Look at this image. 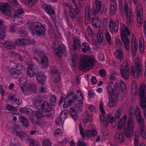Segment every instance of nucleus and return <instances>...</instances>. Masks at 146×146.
<instances>
[{"instance_id":"obj_32","label":"nucleus","mask_w":146,"mask_h":146,"mask_svg":"<svg viewBox=\"0 0 146 146\" xmlns=\"http://www.w3.org/2000/svg\"><path fill=\"white\" fill-rule=\"evenodd\" d=\"M36 78L38 82L41 83H44L46 80V77L43 75L42 73L41 72L38 73Z\"/></svg>"},{"instance_id":"obj_10","label":"nucleus","mask_w":146,"mask_h":146,"mask_svg":"<svg viewBox=\"0 0 146 146\" xmlns=\"http://www.w3.org/2000/svg\"><path fill=\"white\" fill-rule=\"evenodd\" d=\"M134 120L130 116L128 118L127 123V127H125L124 130V134L126 136L131 137L133 135L134 131Z\"/></svg>"},{"instance_id":"obj_45","label":"nucleus","mask_w":146,"mask_h":146,"mask_svg":"<svg viewBox=\"0 0 146 146\" xmlns=\"http://www.w3.org/2000/svg\"><path fill=\"white\" fill-rule=\"evenodd\" d=\"M122 109L121 108L118 109L115 113V117L116 118H119L122 113Z\"/></svg>"},{"instance_id":"obj_46","label":"nucleus","mask_w":146,"mask_h":146,"mask_svg":"<svg viewBox=\"0 0 146 146\" xmlns=\"http://www.w3.org/2000/svg\"><path fill=\"white\" fill-rule=\"evenodd\" d=\"M42 146H51V142L48 139H44L42 141Z\"/></svg>"},{"instance_id":"obj_14","label":"nucleus","mask_w":146,"mask_h":146,"mask_svg":"<svg viewBox=\"0 0 146 146\" xmlns=\"http://www.w3.org/2000/svg\"><path fill=\"white\" fill-rule=\"evenodd\" d=\"M35 25L36 27L33 32H35L38 36L44 35L45 33V29L44 27L40 22L35 23Z\"/></svg>"},{"instance_id":"obj_20","label":"nucleus","mask_w":146,"mask_h":146,"mask_svg":"<svg viewBox=\"0 0 146 146\" xmlns=\"http://www.w3.org/2000/svg\"><path fill=\"white\" fill-rule=\"evenodd\" d=\"M131 44L132 53L133 56H135L137 50L138 43L137 39L134 36L132 38Z\"/></svg>"},{"instance_id":"obj_27","label":"nucleus","mask_w":146,"mask_h":146,"mask_svg":"<svg viewBox=\"0 0 146 146\" xmlns=\"http://www.w3.org/2000/svg\"><path fill=\"white\" fill-rule=\"evenodd\" d=\"M17 96L15 94L9 97V98L12 101V104L15 107H18L20 104L19 101L17 100Z\"/></svg>"},{"instance_id":"obj_47","label":"nucleus","mask_w":146,"mask_h":146,"mask_svg":"<svg viewBox=\"0 0 146 146\" xmlns=\"http://www.w3.org/2000/svg\"><path fill=\"white\" fill-rule=\"evenodd\" d=\"M29 144V146H40L38 142L32 139L30 140Z\"/></svg>"},{"instance_id":"obj_19","label":"nucleus","mask_w":146,"mask_h":146,"mask_svg":"<svg viewBox=\"0 0 146 146\" xmlns=\"http://www.w3.org/2000/svg\"><path fill=\"white\" fill-rule=\"evenodd\" d=\"M37 71L36 66L34 64L30 65L27 70V76L28 77H32L34 76Z\"/></svg>"},{"instance_id":"obj_3","label":"nucleus","mask_w":146,"mask_h":146,"mask_svg":"<svg viewBox=\"0 0 146 146\" xmlns=\"http://www.w3.org/2000/svg\"><path fill=\"white\" fill-rule=\"evenodd\" d=\"M101 113L100 117L101 119V123L104 125V126H106L109 123H112L113 127L116 126L117 125V121L115 119H114L113 116H111L110 114H108L104 119V116L105 115L103 105L102 103H100L99 105Z\"/></svg>"},{"instance_id":"obj_44","label":"nucleus","mask_w":146,"mask_h":146,"mask_svg":"<svg viewBox=\"0 0 146 146\" xmlns=\"http://www.w3.org/2000/svg\"><path fill=\"white\" fill-rule=\"evenodd\" d=\"M68 115V111L66 110L62 111L61 113L60 116L61 118L64 121Z\"/></svg>"},{"instance_id":"obj_56","label":"nucleus","mask_w":146,"mask_h":146,"mask_svg":"<svg viewBox=\"0 0 146 146\" xmlns=\"http://www.w3.org/2000/svg\"><path fill=\"white\" fill-rule=\"evenodd\" d=\"M23 13V11L22 9H17L15 13V16H17L20 15Z\"/></svg>"},{"instance_id":"obj_42","label":"nucleus","mask_w":146,"mask_h":146,"mask_svg":"<svg viewBox=\"0 0 146 146\" xmlns=\"http://www.w3.org/2000/svg\"><path fill=\"white\" fill-rule=\"evenodd\" d=\"M19 119L25 127L28 126L29 123L27 121L26 117L23 116H21L19 117Z\"/></svg>"},{"instance_id":"obj_50","label":"nucleus","mask_w":146,"mask_h":146,"mask_svg":"<svg viewBox=\"0 0 146 146\" xmlns=\"http://www.w3.org/2000/svg\"><path fill=\"white\" fill-rule=\"evenodd\" d=\"M6 32V29L5 27H3L2 28H1L0 29V38L2 39L3 38L1 37V35H2V36L3 37L4 36V34Z\"/></svg>"},{"instance_id":"obj_1","label":"nucleus","mask_w":146,"mask_h":146,"mask_svg":"<svg viewBox=\"0 0 146 146\" xmlns=\"http://www.w3.org/2000/svg\"><path fill=\"white\" fill-rule=\"evenodd\" d=\"M120 86L118 87L117 83H115L114 84L111 83L109 84L107 86V90L109 96V102L108 106L110 108H113L117 104V96L120 89L124 93L126 92V85L123 81L119 82Z\"/></svg>"},{"instance_id":"obj_51","label":"nucleus","mask_w":146,"mask_h":146,"mask_svg":"<svg viewBox=\"0 0 146 146\" xmlns=\"http://www.w3.org/2000/svg\"><path fill=\"white\" fill-rule=\"evenodd\" d=\"M62 134L61 130L60 128L57 129L54 132L55 135L57 136L61 135Z\"/></svg>"},{"instance_id":"obj_54","label":"nucleus","mask_w":146,"mask_h":146,"mask_svg":"<svg viewBox=\"0 0 146 146\" xmlns=\"http://www.w3.org/2000/svg\"><path fill=\"white\" fill-rule=\"evenodd\" d=\"M135 135L134 138L135 146H138L139 136L136 135V133H135Z\"/></svg>"},{"instance_id":"obj_24","label":"nucleus","mask_w":146,"mask_h":146,"mask_svg":"<svg viewBox=\"0 0 146 146\" xmlns=\"http://www.w3.org/2000/svg\"><path fill=\"white\" fill-rule=\"evenodd\" d=\"M111 7L110 9V13L111 15H114L116 11V3L115 0H111Z\"/></svg>"},{"instance_id":"obj_23","label":"nucleus","mask_w":146,"mask_h":146,"mask_svg":"<svg viewBox=\"0 0 146 146\" xmlns=\"http://www.w3.org/2000/svg\"><path fill=\"white\" fill-rule=\"evenodd\" d=\"M127 117L126 115H124L120 119L117 126V128L119 130L121 129L124 126L126 123V120Z\"/></svg>"},{"instance_id":"obj_52","label":"nucleus","mask_w":146,"mask_h":146,"mask_svg":"<svg viewBox=\"0 0 146 146\" xmlns=\"http://www.w3.org/2000/svg\"><path fill=\"white\" fill-rule=\"evenodd\" d=\"M20 111L22 112H28L29 113H31L32 112V110L30 108L26 109L25 108H22L20 110Z\"/></svg>"},{"instance_id":"obj_29","label":"nucleus","mask_w":146,"mask_h":146,"mask_svg":"<svg viewBox=\"0 0 146 146\" xmlns=\"http://www.w3.org/2000/svg\"><path fill=\"white\" fill-rule=\"evenodd\" d=\"M101 21L98 18H93L92 21V25L95 28H98L100 25Z\"/></svg>"},{"instance_id":"obj_40","label":"nucleus","mask_w":146,"mask_h":146,"mask_svg":"<svg viewBox=\"0 0 146 146\" xmlns=\"http://www.w3.org/2000/svg\"><path fill=\"white\" fill-rule=\"evenodd\" d=\"M90 116L88 112H85L82 117V120L85 123H88L89 120Z\"/></svg>"},{"instance_id":"obj_57","label":"nucleus","mask_w":146,"mask_h":146,"mask_svg":"<svg viewBox=\"0 0 146 146\" xmlns=\"http://www.w3.org/2000/svg\"><path fill=\"white\" fill-rule=\"evenodd\" d=\"M79 126L80 134L82 137H83L85 136V132L84 129L80 125H79Z\"/></svg>"},{"instance_id":"obj_7","label":"nucleus","mask_w":146,"mask_h":146,"mask_svg":"<svg viewBox=\"0 0 146 146\" xmlns=\"http://www.w3.org/2000/svg\"><path fill=\"white\" fill-rule=\"evenodd\" d=\"M145 85L143 83L141 84L139 90V95L140 99V106L144 110L145 117L146 118V100L145 97Z\"/></svg>"},{"instance_id":"obj_59","label":"nucleus","mask_w":146,"mask_h":146,"mask_svg":"<svg viewBox=\"0 0 146 146\" xmlns=\"http://www.w3.org/2000/svg\"><path fill=\"white\" fill-rule=\"evenodd\" d=\"M99 72L100 75L103 77L105 76L106 75V73L105 70L103 69L100 70Z\"/></svg>"},{"instance_id":"obj_62","label":"nucleus","mask_w":146,"mask_h":146,"mask_svg":"<svg viewBox=\"0 0 146 146\" xmlns=\"http://www.w3.org/2000/svg\"><path fill=\"white\" fill-rule=\"evenodd\" d=\"M10 2L13 5H17L18 4L17 0H10Z\"/></svg>"},{"instance_id":"obj_8","label":"nucleus","mask_w":146,"mask_h":146,"mask_svg":"<svg viewBox=\"0 0 146 146\" xmlns=\"http://www.w3.org/2000/svg\"><path fill=\"white\" fill-rule=\"evenodd\" d=\"M135 113L137 117V122L141 126L140 127L141 134L143 137L144 139H145L146 138V129L145 128V125H143L144 120L141 117V112L138 107L136 108Z\"/></svg>"},{"instance_id":"obj_61","label":"nucleus","mask_w":146,"mask_h":146,"mask_svg":"<svg viewBox=\"0 0 146 146\" xmlns=\"http://www.w3.org/2000/svg\"><path fill=\"white\" fill-rule=\"evenodd\" d=\"M104 56L102 54H100L98 56V59L101 61H103L104 60Z\"/></svg>"},{"instance_id":"obj_39","label":"nucleus","mask_w":146,"mask_h":146,"mask_svg":"<svg viewBox=\"0 0 146 146\" xmlns=\"http://www.w3.org/2000/svg\"><path fill=\"white\" fill-rule=\"evenodd\" d=\"M103 35L102 33V31L101 29H99L97 34V39L99 42H101L103 39Z\"/></svg>"},{"instance_id":"obj_4","label":"nucleus","mask_w":146,"mask_h":146,"mask_svg":"<svg viewBox=\"0 0 146 146\" xmlns=\"http://www.w3.org/2000/svg\"><path fill=\"white\" fill-rule=\"evenodd\" d=\"M119 9L121 15L125 16L128 23H129L132 20L133 17L131 9H128V6L127 3H125L124 6H123L122 0L119 1Z\"/></svg>"},{"instance_id":"obj_36","label":"nucleus","mask_w":146,"mask_h":146,"mask_svg":"<svg viewBox=\"0 0 146 146\" xmlns=\"http://www.w3.org/2000/svg\"><path fill=\"white\" fill-rule=\"evenodd\" d=\"M139 49L141 53H143L144 50V43L143 38L141 37L139 39Z\"/></svg>"},{"instance_id":"obj_60","label":"nucleus","mask_w":146,"mask_h":146,"mask_svg":"<svg viewBox=\"0 0 146 146\" xmlns=\"http://www.w3.org/2000/svg\"><path fill=\"white\" fill-rule=\"evenodd\" d=\"M5 93V91L3 88L2 85H0V94L2 96H4Z\"/></svg>"},{"instance_id":"obj_5","label":"nucleus","mask_w":146,"mask_h":146,"mask_svg":"<svg viewBox=\"0 0 146 146\" xmlns=\"http://www.w3.org/2000/svg\"><path fill=\"white\" fill-rule=\"evenodd\" d=\"M95 61L94 58H90L87 56L81 57L79 65V68L82 70H88L91 68Z\"/></svg>"},{"instance_id":"obj_30","label":"nucleus","mask_w":146,"mask_h":146,"mask_svg":"<svg viewBox=\"0 0 146 146\" xmlns=\"http://www.w3.org/2000/svg\"><path fill=\"white\" fill-rule=\"evenodd\" d=\"M115 140L117 142H123L124 140L123 135L122 133L118 132L116 133L115 137Z\"/></svg>"},{"instance_id":"obj_22","label":"nucleus","mask_w":146,"mask_h":146,"mask_svg":"<svg viewBox=\"0 0 146 146\" xmlns=\"http://www.w3.org/2000/svg\"><path fill=\"white\" fill-rule=\"evenodd\" d=\"M101 11V2L99 1H96L93 7V12L94 14H96Z\"/></svg>"},{"instance_id":"obj_12","label":"nucleus","mask_w":146,"mask_h":146,"mask_svg":"<svg viewBox=\"0 0 146 146\" xmlns=\"http://www.w3.org/2000/svg\"><path fill=\"white\" fill-rule=\"evenodd\" d=\"M135 66L131 73L132 76H134L135 78L138 77L141 74V64L140 60L138 58H136L135 61Z\"/></svg>"},{"instance_id":"obj_38","label":"nucleus","mask_w":146,"mask_h":146,"mask_svg":"<svg viewBox=\"0 0 146 146\" xmlns=\"http://www.w3.org/2000/svg\"><path fill=\"white\" fill-rule=\"evenodd\" d=\"M73 47L75 49H78L80 48L79 42V38L77 37H75L74 38Z\"/></svg>"},{"instance_id":"obj_2","label":"nucleus","mask_w":146,"mask_h":146,"mask_svg":"<svg viewBox=\"0 0 146 146\" xmlns=\"http://www.w3.org/2000/svg\"><path fill=\"white\" fill-rule=\"evenodd\" d=\"M78 96L77 98L74 94L72 92H70L66 96L63 101V98H60L59 104H62V106L64 108L68 107L69 106L76 104L78 107H81L83 103V97L82 93L79 91L77 95Z\"/></svg>"},{"instance_id":"obj_18","label":"nucleus","mask_w":146,"mask_h":146,"mask_svg":"<svg viewBox=\"0 0 146 146\" xmlns=\"http://www.w3.org/2000/svg\"><path fill=\"white\" fill-rule=\"evenodd\" d=\"M118 21H113L110 20L109 24V29L110 32L113 33L117 32L118 29Z\"/></svg>"},{"instance_id":"obj_15","label":"nucleus","mask_w":146,"mask_h":146,"mask_svg":"<svg viewBox=\"0 0 146 146\" xmlns=\"http://www.w3.org/2000/svg\"><path fill=\"white\" fill-rule=\"evenodd\" d=\"M120 72L124 78L127 79L128 78L129 69L127 62H125L122 64L120 69Z\"/></svg>"},{"instance_id":"obj_43","label":"nucleus","mask_w":146,"mask_h":146,"mask_svg":"<svg viewBox=\"0 0 146 146\" xmlns=\"http://www.w3.org/2000/svg\"><path fill=\"white\" fill-rule=\"evenodd\" d=\"M83 48L82 49V51L84 53L86 52L87 51H89V47L88 44L86 42H85L82 44Z\"/></svg>"},{"instance_id":"obj_41","label":"nucleus","mask_w":146,"mask_h":146,"mask_svg":"<svg viewBox=\"0 0 146 146\" xmlns=\"http://www.w3.org/2000/svg\"><path fill=\"white\" fill-rule=\"evenodd\" d=\"M55 46V47H54L53 45H52V48L54 49V53H55L57 56L61 57L60 55L59 54H61L62 53V51L61 50L60 48V47H59L58 48V49H57V48H56V47L58 46V45H56Z\"/></svg>"},{"instance_id":"obj_63","label":"nucleus","mask_w":146,"mask_h":146,"mask_svg":"<svg viewBox=\"0 0 146 146\" xmlns=\"http://www.w3.org/2000/svg\"><path fill=\"white\" fill-rule=\"evenodd\" d=\"M88 109L91 111L93 112L95 111V107L93 106H90L88 107Z\"/></svg>"},{"instance_id":"obj_13","label":"nucleus","mask_w":146,"mask_h":146,"mask_svg":"<svg viewBox=\"0 0 146 146\" xmlns=\"http://www.w3.org/2000/svg\"><path fill=\"white\" fill-rule=\"evenodd\" d=\"M136 13L137 15V20L138 26H139L141 24L142 20L143 18V9L141 4H138L136 8Z\"/></svg>"},{"instance_id":"obj_28","label":"nucleus","mask_w":146,"mask_h":146,"mask_svg":"<svg viewBox=\"0 0 146 146\" xmlns=\"http://www.w3.org/2000/svg\"><path fill=\"white\" fill-rule=\"evenodd\" d=\"M15 43L17 45H21L31 44L32 42L29 40L27 39H20L16 40Z\"/></svg>"},{"instance_id":"obj_53","label":"nucleus","mask_w":146,"mask_h":146,"mask_svg":"<svg viewBox=\"0 0 146 146\" xmlns=\"http://www.w3.org/2000/svg\"><path fill=\"white\" fill-rule=\"evenodd\" d=\"M56 123L57 125L61 124L62 125L64 121L61 118V117H57L56 119Z\"/></svg>"},{"instance_id":"obj_34","label":"nucleus","mask_w":146,"mask_h":146,"mask_svg":"<svg viewBox=\"0 0 146 146\" xmlns=\"http://www.w3.org/2000/svg\"><path fill=\"white\" fill-rule=\"evenodd\" d=\"M97 132L96 130L92 129L90 130H87L86 131V135L88 137H94L97 134Z\"/></svg>"},{"instance_id":"obj_35","label":"nucleus","mask_w":146,"mask_h":146,"mask_svg":"<svg viewBox=\"0 0 146 146\" xmlns=\"http://www.w3.org/2000/svg\"><path fill=\"white\" fill-rule=\"evenodd\" d=\"M21 66L20 64H17V65L16 68H11L10 70V72L11 74H19L20 73V69L21 68Z\"/></svg>"},{"instance_id":"obj_25","label":"nucleus","mask_w":146,"mask_h":146,"mask_svg":"<svg viewBox=\"0 0 146 146\" xmlns=\"http://www.w3.org/2000/svg\"><path fill=\"white\" fill-rule=\"evenodd\" d=\"M66 4L67 5L69 9V13L70 16L72 18H75L76 15L79 13V11L76 8L75 9H74L71 6L68 5L67 3H66Z\"/></svg>"},{"instance_id":"obj_58","label":"nucleus","mask_w":146,"mask_h":146,"mask_svg":"<svg viewBox=\"0 0 146 146\" xmlns=\"http://www.w3.org/2000/svg\"><path fill=\"white\" fill-rule=\"evenodd\" d=\"M95 93L92 90H90L88 92V95L91 98H94L95 96Z\"/></svg>"},{"instance_id":"obj_16","label":"nucleus","mask_w":146,"mask_h":146,"mask_svg":"<svg viewBox=\"0 0 146 146\" xmlns=\"http://www.w3.org/2000/svg\"><path fill=\"white\" fill-rule=\"evenodd\" d=\"M19 127L17 126H13L11 128V131L15 133L17 135L22 139H25L27 137V134L26 133L23 131L19 132Z\"/></svg>"},{"instance_id":"obj_6","label":"nucleus","mask_w":146,"mask_h":146,"mask_svg":"<svg viewBox=\"0 0 146 146\" xmlns=\"http://www.w3.org/2000/svg\"><path fill=\"white\" fill-rule=\"evenodd\" d=\"M130 35V33L127 27L124 25H123L120 29V35L125 47L127 51L130 50V42L127 36Z\"/></svg>"},{"instance_id":"obj_48","label":"nucleus","mask_w":146,"mask_h":146,"mask_svg":"<svg viewBox=\"0 0 146 146\" xmlns=\"http://www.w3.org/2000/svg\"><path fill=\"white\" fill-rule=\"evenodd\" d=\"M3 46L5 47H8L9 48H13V44L10 42H7L3 44Z\"/></svg>"},{"instance_id":"obj_11","label":"nucleus","mask_w":146,"mask_h":146,"mask_svg":"<svg viewBox=\"0 0 146 146\" xmlns=\"http://www.w3.org/2000/svg\"><path fill=\"white\" fill-rule=\"evenodd\" d=\"M19 82L21 90L23 92L24 91L25 88H28L30 90H33L35 88L34 84H33V83H27L26 80L24 78H20Z\"/></svg>"},{"instance_id":"obj_55","label":"nucleus","mask_w":146,"mask_h":146,"mask_svg":"<svg viewBox=\"0 0 146 146\" xmlns=\"http://www.w3.org/2000/svg\"><path fill=\"white\" fill-rule=\"evenodd\" d=\"M105 36L109 44L110 43V35L108 31H106V32Z\"/></svg>"},{"instance_id":"obj_21","label":"nucleus","mask_w":146,"mask_h":146,"mask_svg":"<svg viewBox=\"0 0 146 146\" xmlns=\"http://www.w3.org/2000/svg\"><path fill=\"white\" fill-rule=\"evenodd\" d=\"M51 7L50 5L46 4H44L42 6L43 9L45 10L46 13L49 15L51 17H52L55 16L54 12L53 9H51Z\"/></svg>"},{"instance_id":"obj_31","label":"nucleus","mask_w":146,"mask_h":146,"mask_svg":"<svg viewBox=\"0 0 146 146\" xmlns=\"http://www.w3.org/2000/svg\"><path fill=\"white\" fill-rule=\"evenodd\" d=\"M69 113L72 117L74 120L78 119V115L76 110L74 108H71L69 110Z\"/></svg>"},{"instance_id":"obj_64","label":"nucleus","mask_w":146,"mask_h":146,"mask_svg":"<svg viewBox=\"0 0 146 146\" xmlns=\"http://www.w3.org/2000/svg\"><path fill=\"white\" fill-rule=\"evenodd\" d=\"M91 81L92 83L93 84H96L97 82L96 77L94 76L92 77Z\"/></svg>"},{"instance_id":"obj_9","label":"nucleus","mask_w":146,"mask_h":146,"mask_svg":"<svg viewBox=\"0 0 146 146\" xmlns=\"http://www.w3.org/2000/svg\"><path fill=\"white\" fill-rule=\"evenodd\" d=\"M41 105L37 106V110L35 111V115L38 118L44 116V115L41 111H50L52 110V109L47 102L45 101L40 102Z\"/></svg>"},{"instance_id":"obj_33","label":"nucleus","mask_w":146,"mask_h":146,"mask_svg":"<svg viewBox=\"0 0 146 146\" xmlns=\"http://www.w3.org/2000/svg\"><path fill=\"white\" fill-rule=\"evenodd\" d=\"M41 63L42 66L43 68H47L48 64V62L46 56L45 55L42 57L41 60Z\"/></svg>"},{"instance_id":"obj_26","label":"nucleus","mask_w":146,"mask_h":146,"mask_svg":"<svg viewBox=\"0 0 146 146\" xmlns=\"http://www.w3.org/2000/svg\"><path fill=\"white\" fill-rule=\"evenodd\" d=\"M91 12L89 7H87L85 10V22L86 23L90 22Z\"/></svg>"},{"instance_id":"obj_49","label":"nucleus","mask_w":146,"mask_h":146,"mask_svg":"<svg viewBox=\"0 0 146 146\" xmlns=\"http://www.w3.org/2000/svg\"><path fill=\"white\" fill-rule=\"evenodd\" d=\"M56 98L54 96H52L50 98V103L52 106H54L56 102Z\"/></svg>"},{"instance_id":"obj_37","label":"nucleus","mask_w":146,"mask_h":146,"mask_svg":"<svg viewBox=\"0 0 146 146\" xmlns=\"http://www.w3.org/2000/svg\"><path fill=\"white\" fill-rule=\"evenodd\" d=\"M115 54L116 56L118 59H121L123 58V53L121 49L117 50Z\"/></svg>"},{"instance_id":"obj_17","label":"nucleus","mask_w":146,"mask_h":146,"mask_svg":"<svg viewBox=\"0 0 146 146\" xmlns=\"http://www.w3.org/2000/svg\"><path fill=\"white\" fill-rule=\"evenodd\" d=\"M1 11L6 15L10 16L11 13L9 9L8 3L7 2L3 3L0 7Z\"/></svg>"}]
</instances>
